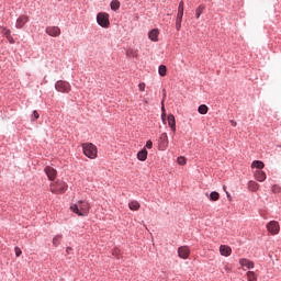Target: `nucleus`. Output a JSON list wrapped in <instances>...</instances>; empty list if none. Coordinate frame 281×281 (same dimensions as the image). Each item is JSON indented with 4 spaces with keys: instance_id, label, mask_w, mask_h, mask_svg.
Listing matches in <instances>:
<instances>
[{
    "instance_id": "obj_1",
    "label": "nucleus",
    "mask_w": 281,
    "mask_h": 281,
    "mask_svg": "<svg viewBox=\"0 0 281 281\" xmlns=\"http://www.w3.org/2000/svg\"><path fill=\"white\" fill-rule=\"evenodd\" d=\"M70 210L78 216H87L90 211V204L87 201H78V203L71 204Z\"/></svg>"
},
{
    "instance_id": "obj_2",
    "label": "nucleus",
    "mask_w": 281,
    "mask_h": 281,
    "mask_svg": "<svg viewBox=\"0 0 281 281\" xmlns=\"http://www.w3.org/2000/svg\"><path fill=\"white\" fill-rule=\"evenodd\" d=\"M82 153L88 157V159H95L98 157V147L92 143H83Z\"/></svg>"
},
{
    "instance_id": "obj_3",
    "label": "nucleus",
    "mask_w": 281,
    "mask_h": 281,
    "mask_svg": "<svg viewBox=\"0 0 281 281\" xmlns=\"http://www.w3.org/2000/svg\"><path fill=\"white\" fill-rule=\"evenodd\" d=\"M67 190V183L66 182H63V181H58V182H55V183H52L50 184V192L53 194H61V193H65Z\"/></svg>"
},
{
    "instance_id": "obj_4",
    "label": "nucleus",
    "mask_w": 281,
    "mask_h": 281,
    "mask_svg": "<svg viewBox=\"0 0 281 281\" xmlns=\"http://www.w3.org/2000/svg\"><path fill=\"white\" fill-rule=\"evenodd\" d=\"M110 15L109 13L100 12L98 13V24L100 27L109 29L110 27Z\"/></svg>"
},
{
    "instance_id": "obj_5",
    "label": "nucleus",
    "mask_w": 281,
    "mask_h": 281,
    "mask_svg": "<svg viewBox=\"0 0 281 281\" xmlns=\"http://www.w3.org/2000/svg\"><path fill=\"white\" fill-rule=\"evenodd\" d=\"M55 89L60 93H69L70 85L68 81L59 80V81H56Z\"/></svg>"
},
{
    "instance_id": "obj_6",
    "label": "nucleus",
    "mask_w": 281,
    "mask_h": 281,
    "mask_svg": "<svg viewBox=\"0 0 281 281\" xmlns=\"http://www.w3.org/2000/svg\"><path fill=\"white\" fill-rule=\"evenodd\" d=\"M266 228H268V232L270 235L276 236L280 234V224L276 221H271L266 225Z\"/></svg>"
},
{
    "instance_id": "obj_7",
    "label": "nucleus",
    "mask_w": 281,
    "mask_h": 281,
    "mask_svg": "<svg viewBox=\"0 0 281 281\" xmlns=\"http://www.w3.org/2000/svg\"><path fill=\"white\" fill-rule=\"evenodd\" d=\"M158 146H159V150L164 151V150L168 149L169 139H168V134L167 133H164L159 136Z\"/></svg>"
},
{
    "instance_id": "obj_8",
    "label": "nucleus",
    "mask_w": 281,
    "mask_h": 281,
    "mask_svg": "<svg viewBox=\"0 0 281 281\" xmlns=\"http://www.w3.org/2000/svg\"><path fill=\"white\" fill-rule=\"evenodd\" d=\"M46 34L50 37H58L61 35V30L58 26L46 27Z\"/></svg>"
},
{
    "instance_id": "obj_9",
    "label": "nucleus",
    "mask_w": 281,
    "mask_h": 281,
    "mask_svg": "<svg viewBox=\"0 0 281 281\" xmlns=\"http://www.w3.org/2000/svg\"><path fill=\"white\" fill-rule=\"evenodd\" d=\"M190 248L188 246H181L178 248V257L181 259H189Z\"/></svg>"
},
{
    "instance_id": "obj_10",
    "label": "nucleus",
    "mask_w": 281,
    "mask_h": 281,
    "mask_svg": "<svg viewBox=\"0 0 281 281\" xmlns=\"http://www.w3.org/2000/svg\"><path fill=\"white\" fill-rule=\"evenodd\" d=\"M27 21H30V18L27 15H20V18L16 19L15 27L22 30L27 23Z\"/></svg>"
},
{
    "instance_id": "obj_11",
    "label": "nucleus",
    "mask_w": 281,
    "mask_h": 281,
    "mask_svg": "<svg viewBox=\"0 0 281 281\" xmlns=\"http://www.w3.org/2000/svg\"><path fill=\"white\" fill-rule=\"evenodd\" d=\"M218 250L223 257L232 256V248L228 245H221Z\"/></svg>"
},
{
    "instance_id": "obj_12",
    "label": "nucleus",
    "mask_w": 281,
    "mask_h": 281,
    "mask_svg": "<svg viewBox=\"0 0 281 281\" xmlns=\"http://www.w3.org/2000/svg\"><path fill=\"white\" fill-rule=\"evenodd\" d=\"M44 171L46 172L48 180L54 181L56 178V170L52 167H46Z\"/></svg>"
},
{
    "instance_id": "obj_13",
    "label": "nucleus",
    "mask_w": 281,
    "mask_h": 281,
    "mask_svg": "<svg viewBox=\"0 0 281 281\" xmlns=\"http://www.w3.org/2000/svg\"><path fill=\"white\" fill-rule=\"evenodd\" d=\"M238 263H240L241 268H246V269H252L254 268V262L249 259H240L238 261Z\"/></svg>"
},
{
    "instance_id": "obj_14",
    "label": "nucleus",
    "mask_w": 281,
    "mask_h": 281,
    "mask_svg": "<svg viewBox=\"0 0 281 281\" xmlns=\"http://www.w3.org/2000/svg\"><path fill=\"white\" fill-rule=\"evenodd\" d=\"M255 179L259 182L267 180V173L265 171L257 170L255 171Z\"/></svg>"
},
{
    "instance_id": "obj_15",
    "label": "nucleus",
    "mask_w": 281,
    "mask_h": 281,
    "mask_svg": "<svg viewBox=\"0 0 281 281\" xmlns=\"http://www.w3.org/2000/svg\"><path fill=\"white\" fill-rule=\"evenodd\" d=\"M137 159L139 161H146V159H148V150H146V148L139 150L137 154Z\"/></svg>"
},
{
    "instance_id": "obj_16",
    "label": "nucleus",
    "mask_w": 281,
    "mask_h": 281,
    "mask_svg": "<svg viewBox=\"0 0 281 281\" xmlns=\"http://www.w3.org/2000/svg\"><path fill=\"white\" fill-rule=\"evenodd\" d=\"M167 122L169 123V127L171 128V131L176 132L177 127L173 114H169V116H167Z\"/></svg>"
},
{
    "instance_id": "obj_17",
    "label": "nucleus",
    "mask_w": 281,
    "mask_h": 281,
    "mask_svg": "<svg viewBox=\"0 0 281 281\" xmlns=\"http://www.w3.org/2000/svg\"><path fill=\"white\" fill-rule=\"evenodd\" d=\"M160 34V32L157 29H154L149 32V40L151 42H158V35Z\"/></svg>"
},
{
    "instance_id": "obj_18",
    "label": "nucleus",
    "mask_w": 281,
    "mask_h": 281,
    "mask_svg": "<svg viewBox=\"0 0 281 281\" xmlns=\"http://www.w3.org/2000/svg\"><path fill=\"white\" fill-rule=\"evenodd\" d=\"M259 188H260V184H259V183H257V182H255V181H249V182H248V190H249L250 192H257V190H259Z\"/></svg>"
},
{
    "instance_id": "obj_19",
    "label": "nucleus",
    "mask_w": 281,
    "mask_h": 281,
    "mask_svg": "<svg viewBox=\"0 0 281 281\" xmlns=\"http://www.w3.org/2000/svg\"><path fill=\"white\" fill-rule=\"evenodd\" d=\"M128 206L131 211H138L140 209V204L137 201H131Z\"/></svg>"
},
{
    "instance_id": "obj_20",
    "label": "nucleus",
    "mask_w": 281,
    "mask_h": 281,
    "mask_svg": "<svg viewBox=\"0 0 281 281\" xmlns=\"http://www.w3.org/2000/svg\"><path fill=\"white\" fill-rule=\"evenodd\" d=\"M250 167L251 168H257L258 170H261V169L265 168V164L261 162L260 160H255Z\"/></svg>"
},
{
    "instance_id": "obj_21",
    "label": "nucleus",
    "mask_w": 281,
    "mask_h": 281,
    "mask_svg": "<svg viewBox=\"0 0 281 281\" xmlns=\"http://www.w3.org/2000/svg\"><path fill=\"white\" fill-rule=\"evenodd\" d=\"M63 239V235H56L55 237H53V246L58 247L61 243Z\"/></svg>"
},
{
    "instance_id": "obj_22",
    "label": "nucleus",
    "mask_w": 281,
    "mask_h": 281,
    "mask_svg": "<svg viewBox=\"0 0 281 281\" xmlns=\"http://www.w3.org/2000/svg\"><path fill=\"white\" fill-rule=\"evenodd\" d=\"M198 112H199V114H201V115H205V114H207V112H209V108H207V105H204V104L199 105V108H198Z\"/></svg>"
},
{
    "instance_id": "obj_23",
    "label": "nucleus",
    "mask_w": 281,
    "mask_h": 281,
    "mask_svg": "<svg viewBox=\"0 0 281 281\" xmlns=\"http://www.w3.org/2000/svg\"><path fill=\"white\" fill-rule=\"evenodd\" d=\"M126 56L132 57V58H136L138 56V52L133 49V48H130V49L126 50Z\"/></svg>"
},
{
    "instance_id": "obj_24",
    "label": "nucleus",
    "mask_w": 281,
    "mask_h": 281,
    "mask_svg": "<svg viewBox=\"0 0 281 281\" xmlns=\"http://www.w3.org/2000/svg\"><path fill=\"white\" fill-rule=\"evenodd\" d=\"M220 200V193L216 191H213L210 193V201L211 202H217Z\"/></svg>"
},
{
    "instance_id": "obj_25",
    "label": "nucleus",
    "mask_w": 281,
    "mask_h": 281,
    "mask_svg": "<svg viewBox=\"0 0 281 281\" xmlns=\"http://www.w3.org/2000/svg\"><path fill=\"white\" fill-rule=\"evenodd\" d=\"M121 8V2L117 0H112L111 2V10L112 11H117Z\"/></svg>"
},
{
    "instance_id": "obj_26",
    "label": "nucleus",
    "mask_w": 281,
    "mask_h": 281,
    "mask_svg": "<svg viewBox=\"0 0 281 281\" xmlns=\"http://www.w3.org/2000/svg\"><path fill=\"white\" fill-rule=\"evenodd\" d=\"M204 9L205 7L203 4L199 5L196 9H195V19H200L202 12H204Z\"/></svg>"
},
{
    "instance_id": "obj_27",
    "label": "nucleus",
    "mask_w": 281,
    "mask_h": 281,
    "mask_svg": "<svg viewBox=\"0 0 281 281\" xmlns=\"http://www.w3.org/2000/svg\"><path fill=\"white\" fill-rule=\"evenodd\" d=\"M167 72H168V69L166 68V66L160 65L159 68H158L159 76L165 77Z\"/></svg>"
},
{
    "instance_id": "obj_28",
    "label": "nucleus",
    "mask_w": 281,
    "mask_h": 281,
    "mask_svg": "<svg viewBox=\"0 0 281 281\" xmlns=\"http://www.w3.org/2000/svg\"><path fill=\"white\" fill-rule=\"evenodd\" d=\"M4 36H7L9 43L14 44V38L11 36V31L10 30H4Z\"/></svg>"
},
{
    "instance_id": "obj_29",
    "label": "nucleus",
    "mask_w": 281,
    "mask_h": 281,
    "mask_svg": "<svg viewBox=\"0 0 281 281\" xmlns=\"http://www.w3.org/2000/svg\"><path fill=\"white\" fill-rule=\"evenodd\" d=\"M246 276L248 277V281H257V274L254 271H248Z\"/></svg>"
},
{
    "instance_id": "obj_30",
    "label": "nucleus",
    "mask_w": 281,
    "mask_h": 281,
    "mask_svg": "<svg viewBox=\"0 0 281 281\" xmlns=\"http://www.w3.org/2000/svg\"><path fill=\"white\" fill-rule=\"evenodd\" d=\"M177 161H178L179 166H184L188 162V160L184 158V156H179Z\"/></svg>"
},
{
    "instance_id": "obj_31",
    "label": "nucleus",
    "mask_w": 281,
    "mask_h": 281,
    "mask_svg": "<svg viewBox=\"0 0 281 281\" xmlns=\"http://www.w3.org/2000/svg\"><path fill=\"white\" fill-rule=\"evenodd\" d=\"M181 23H182V19H177L176 18V31H180L181 30Z\"/></svg>"
},
{
    "instance_id": "obj_32",
    "label": "nucleus",
    "mask_w": 281,
    "mask_h": 281,
    "mask_svg": "<svg viewBox=\"0 0 281 281\" xmlns=\"http://www.w3.org/2000/svg\"><path fill=\"white\" fill-rule=\"evenodd\" d=\"M38 117H40V114H38L37 110H34L32 113V121H37Z\"/></svg>"
},
{
    "instance_id": "obj_33",
    "label": "nucleus",
    "mask_w": 281,
    "mask_h": 281,
    "mask_svg": "<svg viewBox=\"0 0 281 281\" xmlns=\"http://www.w3.org/2000/svg\"><path fill=\"white\" fill-rule=\"evenodd\" d=\"M272 192H273V193H280V192H281L280 186L273 184V186H272Z\"/></svg>"
},
{
    "instance_id": "obj_34",
    "label": "nucleus",
    "mask_w": 281,
    "mask_h": 281,
    "mask_svg": "<svg viewBox=\"0 0 281 281\" xmlns=\"http://www.w3.org/2000/svg\"><path fill=\"white\" fill-rule=\"evenodd\" d=\"M120 255H121V250L120 249L112 250V256H115V258H119Z\"/></svg>"
},
{
    "instance_id": "obj_35",
    "label": "nucleus",
    "mask_w": 281,
    "mask_h": 281,
    "mask_svg": "<svg viewBox=\"0 0 281 281\" xmlns=\"http://www.w3.org/2000/svg\"><path fill=\"white\" fill-rule=\"evenodd\" d=\"M145 88H146L145 82H142V83L138 85V90L139 91H142V92L145 91Z\"/></svg>"
},
{
    "instance_id": "obj_36",
    "label": "nucleus",
    "mask_w": 281,
    "mask_h": 281,
    "mask_svg": "<svg viewBox=\"0 0 281 281\" xmlns=\"http://www.w3.org/2000/svg\"><path fill=\"white\" fill-rule=\"evenodd\" d=\"M22 255V250L19 247H15V256L20 257Z\"/></svg>"
},
{
    "instance_id": "obj_37",
    "label": "nucleus",
    "mask_w": 281,
    "mask_h": 281,
    "mask_svg": "<svg viewBox=\"0 0 281 281\" xmlns=\"http://www.w3.org/2000/svg\"><path fill=\"white\" fill-rule=\"evenodd\" d=\"M146 148L147 149H151L153 148V142L151 140H147Z\"/></svg>"
},
{
    "instance_id": "obj_38",
    "label": "nucleus",
    "mask_w": 281,
    "mask_h": 281,
    "mask_svg": "<svg viewBox=\"0 0 281 281\" xmlns=\"http://www.w3.org/2000/svg\"><path fill=\"white\" fill-rule=\"evenodd\" d=\"M183 15H184V12H178V14L176 15V19H182Z\"/></svg>"
},
{
    "instance_id": "obj_39",
    "label": "nucleus",
    "mask_w": 281,
    "mask_h": 281,
    "mask_svg": "<svg viewBox=\"0 0 281 281\" xmlns=\"http://www.w3.org/2000/svg\"><path fill=\"white\" fill-rule=\"evenodd\" d=\"M229 123H231V126H233V127H236V126H237V122L234 121V120H231Z\"/></svg>"
},
{
    "instance_id": "obj_40",
    "label": "nucleus",
    "mask_w": 281,
    "mask_h": 281,
    "mask_svg": "<svg viewBox=\"0 0 281 281\" xmlns=\"http://www.w3.org/2000/svg\"><path fill=\"white\" fill-rule=\"evenodd\" d=\"M178 13H184V7H178Z\"/></svg>"
},
{
    "instance_id": "obj_41",
    "label": "nucleus",
    "mask_w": 281,
    "mask_h": 281,
    "mask_svg": "<svg viewBox=\"0 0 281 281\" xmlns=\"http://www.w3.org/2000/svg\"><path fill=\"white\" fill-rule=\"evenodd\" d=\"M225 271H227V272L232 271V269L229 268L228 265L225 266Z\"/></svg>"
},
{
    "instance_id": "obj_42",
    "label": "nucleus",
    "mask_w": 281,
    "mask_h": 281,
    "mask_svg": "<svg viewBox=\"0 0 281 281\" xmlns=\"http://www.w3.org/2000/svg\"><path fill=\"white\" fill-rule=\"evenodd\" d=\"M179 8H184V2L183 1L179 2Z\"/></svg>"
},
{
    "instance_id": "obj_43",
    "label": "nucleus",
    "mask_w": 281,
    "mask_h": 281,
    "mask_svg": "<svg viewBox=\"0 0 281 281\" xmlns=\"http://www.w3.org/2000/svg\"><path fill=\"white\" fill-rule=\"evenodd\" d=\"M70 248H67V252H69Z\"/></svg>"
}]
</instances>
